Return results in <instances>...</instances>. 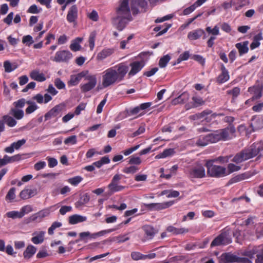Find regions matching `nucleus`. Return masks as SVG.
I'll list each match as a JSON object with an SVG mask.
<instances>
[{
  "mask_svg": "<svg viewBox=\"0 0 263 263\" xmlns=\"http://www.w3.org/2000/svg\"><path fill=\"white\" fill-rule=\"evenodd\" d=\"M128 70V66L123 63L107 69L102 76V86L106 88L121 82L124 79Z\"/></svg>",
  "mask_w": 263,
  "mask_h": 263,
  "instance_id": "obj_1",
  "label": "nucleus"
},
{
  "mask_svg": "<svg viewBox=\"0 0 263 263\" xmlns=\"http://www.w3.org/2000/svg\"><path fill=\"white\" fill-rule=\"evenodd\" d=\"M214 160L206 161L205 166L207 167L208 175L212 177L220 178L227 175L226 168L224 167L213 165Z\"/></svg>",
  "mask_w": 263,
  "mask_h": 263,
  "instance_id": "obj_2",
  "label": "nucleus"
},
{
  "mask_svg": "<svg viewBox=\"0 0 263 263\" xmlns=\"http://www.w3.org/2000/svg\"><path fill=\"white\" fill-rule=\"evenodd\" d=\"M129 0H121L120 5L117 9L118 19L120 18H126L130 21L132 16L128 6Z\"/></svg>",
  "mask_w": 263,
  "mask_h": 263,
  "instance_id": "obj_3",
  "label": "nucleus"
},
{
  "mask_svg": "<svg viewBox=\"0 0 263 263\" xmlns=\"http://www.w3.org/2000/svg\"><path fill=\"white\" fill-rule=\"evenodd\" d=\"M232 242L230 232L229 230L222 232L216 237L211 242V247L218 246L220 245H227Z\"/></svg>",
  "mask_w": 263,
  "mask_h": 263,
  "instance_id": "obj_4",
  "label": "nucleus"
},
{
  "mask_svg": "<svg viewBox=\"0 0 263 263\" xmlns=\"http://www.w3.org/2000/svg\"><path fill=\"white\" fill-rule=\"evenodd\" d=\"M186 174L190 178H202L205 175L204 168L199 164L188 167Z\"/></svg>",
  "mask_w": 263,
  "mask_h": 263,
  "instance_id": "obj_5",
  "label": "nucleus"
},
{
  "mask_svg": "<svg viewBox=\"0 0 263 263\" xmlns=\"http://www.w3.org/2000/svg\"><path fill=\"white\" fill-rule=\"evenodd\" d=\"M247 156V158L249 159L258 155L259 157L261 156V152L263 151V143L258 142L251 145L248 148L243 150Z\"/></svg>",
  "mask_w": 263,
  "mask_h": 263,
  "instance_id": "obj_6",
  "label": "nucleus"
},
{
  "mask_svg": "<svg viewBox=\"0 0 263 263\" xmlns=\"http://www.w3.org/2000/svg\"><path fill=\"white\" fill-rule=\"evenodd\" d=\"M85 80L88 82L81 84L80 88L82 92H86L92 90L97 84V78L95 75H88L85 77Z\"/></svg>",
  "mask_w": 263,
  "mask_h": 263,
  "instance_id": "obj_7",
  "label": "nucleus"
},
{
  "mask_svg": "<svg viewBox=\"0 0 263 263\" xmlns=\"http://www.w3.org/2000/svg\"><path fill=\"white\" fill-rule=\"evenodd\" d=\"M212 114V111L211 110H205L202 111L200 113H198L190 117V119L193 120H197L198 119H203L206 120L207 122H210L212 118H215L217 115L222 116V114H219L218 115L214 113L211 115L210 117H207L208 115H210Z\"/></svg>",
  "mask_w": 263,
  "mask_h": 263,
  "instance_id": "obj_8",
  "label": "nucleus"
},
{
  "mask_svg": "<svg viewBox=\"0 0 263 263\" xmlns=\"http://www.w3.org/2000/svg\"><path fill=\"white\" fill-rule=\"evenodd\" d=\"M174 204L172 201L164 202L162 203H152L144 204V206L149 210L159 211L169 208Z\"/></svg>",
  "mask_w": 263,
  "mask_h": 263,
  "instance_id": "obj_9",
  "label": "nucleus"
},
{
  "mask_svg": "<svg viewBox=\"0 0 263 263\" xmlns=\"http://www.w3.org/2000/svg\"><path fill=\"white\" fill-rule=\"evenodd\" d=\"M236 130L234 126L230 124L227 127L218 131L220 140H227L231 138V136L235 133Z\"/></svg>",
  "mask_w": 263,
  "mask_h": 263,
  "instance_id": "obj_10",
  "label": "nucleus"
},
{
  "mask_svg": "<svg viewBox=\"0 0 263 263\" xmlns=\"http://www.w3.org/2000/svg\"><path fill=\"white\" fill-rule=\"evenodd\" d=\"M225 261L232 263L233 262H240L242 263H253L246 257H239L232 254H226L224 256Z\"/></svg>",
  "mask_w": 263,
  "mask_h": 263,
  "instance_id": "obj_11",
  "label": "nucleus"
},
{
  "mask_svg": "<svg viewBox=\"0 0 263 263\" xmlns=\"http://www.w3.org/2000/svg\"><path fill=\"white\" fill-rule=\"evenodd\" d=\"M72 57V54L68 50L58 51L54 57V60L56 62H66Z\"/></svg>",
  "mask_w": 263,
  "mask_h": 263,
  "instance_id": "obj_12",
  "label": "nucleus"
},
{
  "mask_svg": "<svg viewBox=\"0 0 263 263\" xmlns=\"http://www.w3.org/2000/svg\"><path fill=\"white\" fill-rule=\"evenodd\" d=\"M26 141L25 139H22L17 141L16 142H13L9 146L5 147L4 151L6 153L12 154L14 152L15 149H19L21 147L26 143Z\"/></svg>",
  "mask_w": 263,
  "mask_h": 263,
  "instance_id": "obj_13",
  "label": "nucleus"
},
{
  "mask_svg": "<svg viewBox=\"0 0 263 263\" xmlns=\"http://www.w3.org/2000/svg\"><path fill=\"white\" fill-rule=\"evenodd\" d=\"M142 229L144 232V234L146 236L145 238L142 239L143 241L152 239L157 233V231L153 227L149 225L144 226L142 227Z\"/></svg>",
  "mask_w": 263,
  "mask_h": 263,
  "instance_id": "obj_14",
  "label": "nucleus"
},
{
  "mask_svg": "<svg viewBox=\"0 0 263 263\" xmlns=\"http://www.w3.org/2000/svg\"><path fill=\"white\" fill-rule=\"evenodd\" d=\"M64 108L63 105L59 104L54 106L49 111L46 113L45 115V120H47L52 117H55L57 116Z\"/></svg>",
  "mask_w": 263,
  "mask_h": 263,
  "instance_id": "obj_15",
  "label": "nucleus"
},
{
  "mask_svg": "<svg viewBox=\"0 0 263 263\" xmlns=\"http://www.w3.org/2000/svg\"><path fill=\"white\" fill-rule=\"evenodd\" d=\"M144 65L142 62L136 61L130 64L131 70L128 73L129 76H134L141 70Z\"/></svg>",
  "mask_w": 263,
  "mask_h": 263,
  "instance_id": "obj_16",
  "label": "nucleus"
},
{
  "mask_svg": "<svg viewBox=\"0 0 263 263\" xmlns=\"http://www.w3.org/2000/svg\"><path fill=\"white\" fill-rule=\"evenodd\" d=\"M146 5L145 0H132L131 4V9L134 14L138 13V7L144 8Z\"/></svg>",
  "mask_w": 263,
  "mask_h": 263,
  "instance_id": "obj_17",
  "label": "nucleus"
},
{
  "mask_svg": "<svg viewBox=\"0 0 263 263\" xmlns=\"http://www.w3.org/2000/svg\"><path fill=\"white\" fill-rule=\"evenodd\" d=\"M221 73L217 78V81L219 84L224 83L229 79L228 71L223 65H221Z\"/></svg>",
  "mask_w": 263,
  "mask_h": 263,
  "instance_id": "obj_18",
  "label": "nucleus"
},
{
  "mask_svg": "<svg viewBox=\"0 0 263 263\" xmlns=\"http://www.w3.org/2000/svg\"><path fill=\"white\" fill-rule=\"evenodd\" d=\"M78 16V9L76 5H73L69 10L67 15V20L70 22L72 23L75 21Z\"/></svg>",
  "mask_w": 263,
  "mask_h": 263,
  "instance_id": "obj_19",
  "label": "nucleus"
},
{
  "mask_svg": "<svg viewBox=\"0 0 263 263\" xmlns=\"http://www.w3.org/2000/svg\"><path fill=\"white\" fill-rule=\"evenodd\" d=\"M251 175L249 173H245L237 175L235 177L232 178L228 182V184L237 183L247 179L250 177Z\"/></svg>",
  "mask_w": 263,
  "mask_h": 263,
  "instance_id": "obj_20",
  "label": "nucleus"
},
{
  "mask_svg": "<svg viewBox=\"0 0 263 263\" xmlns=\"http://www.w3.org/2000/svg\"><path fill=\"white\" fill-rule=\"evenodd\" d=\"M189 99V95L186 92H183L177 98L173 99L172 101V104L173 105H176L179 104H183L187 101Z\"/></svg>",
  "mask_w": 263,
  "mask_h": 263,
  "instance_id": "obj_21",
  "label": "nucleus"
},
{
  "mask_svg": "<svg viewBox=\"0 0 263 263\" xmlns=\"http://www.w3.org/2000/svg\"><path fill=\"white\" fill-rule=\"evenodd\" d=\"M248 91L253 95L252 97V99L253 100L255 99H258L261 98L262 96V89L259 86H253L250 87Z\"/></svg>",
  "mask_w": 263,
  "mask_h": 263,
  "instance_id": "obj_22",
  "label": "nucleus"
},
{
  "mask_svg": "<svg viewBox=\"0 0 263 263\" xmlns=\"http://www.w3.org/2000/svg\"><path fill=\"white\" fill-rule=\"evenodd\" d=\"M204 33V31L201 29L194 30L189 32L187 37L190 40H196L199 39Z\"/></svg>",
  "mask_w": 263,
  "mask_h": 263,
  "instance_id": "obj_23",
  "label": "nucleus"
},
{
  "mask_svg": "<svg viewBox=\"0 0 263 263\" xmlns=\"http://www.w3.org/2000/svg\"><path fill=\"white\" fill-rule=\"evenodd\" d=\"M249 44L248 41H245L242 43H238L235 45V47L238 49L239 54L241 56L243 54L246 53L249 51V48L248 47Z\"/></svg>",
  "mask_w": 263,
  "mask_h": 263,
  "instance_id": "obj_24",
  "label": "nucleus"
},
{
  "mask_svg": "<svg viewBox=\"0 0 263 263\" xmlns=\"http://www.w3.org/2000/svg\"><path fill=\"white\" fill-rule=\"evenodd\" d=\"M86 220L87 218L85 216L74 214L69 217V223L71 224H75L79 222L85 221Z\"/></svg>",
  "mask_w": 263,
  "mask_h": 263,
  "instance_id": "obj_25",
  "label": "nucleus"
},
{
  "mask_svg": "<svg viewBox=\"0 0 263 263\" xmlns=\"http://www.w3.org/2000/svg\"><path fill=\"white\" fill-rule=\"evenodd\" d=\"M108 188L109 189L108 194L111 195L115 192L123 190L125 186L118 185V183L110 182L108 185Z\"/></svg>",
  "mask_w": 263,
  "mask_h": 263,
  "instance_id": "obj_26",
  "label": "nucleus"
},
{
  "mask_svg": "<svg viewBox=\"0 0 263 263\" xmlns=\"http://www.w3.org/2000/svg\"><path fill=\"white\" fill-rule=\"evenodd\" d=\"M167 231L173 234H182L189 232L188 229L185 228H177L173 226H169L167 228Z\"/></svg>",
  "mask_w": 263,
  "mask_h": 263,
  "instance_id": "obj_27",
  "label": "nucleus"
},
{
  "mask_svg": "<svg viewBox=\"0 0 263 263\" xmlns=\"http://www.w3.org/2000/svg\"><path fill=\"white\" fill-rule=\"evenodd\" d=\"M126 18H120L118 19V16L114 20V24L119 31H122L125 27L126 22L125 21Z\"/></svg>",
  "mask_w": 263,
  "mask_h": 263,
  "instance_id": "obj_28",
  "label": "nucleus"
},
{
  "mask_svg": "<svg viewBox=\"0 0 263 263\" xmlns=\"http://www.w3.org/2000/svg\"><path fill=\"white\" fill-rule=\"evenodd\" d=\"M113 52L112 49H104L98 53L97 59L99 60H103L110 55Z\"/></svg>",
  "mask_w": 263,
  "mask_h": 263,
  "instance_id": "obj_29",
  "label": "nucleus"
},
{
  "mask_svg": "<svg viewBox=\"0 0 263 263\" xmlns=\"http://www.w3.org/2000/svg\"><path fill=\"white\" fill-rule=\"evenodd\" d=\"M257 252L258 251L257 248H253L251 249L245 250L243 253V255L248 257V258H247L249 259L252 262L251 260L255 258V256H256V255L258 254Z\"/></svg>",
  "mask_w": 263,
  "mask_h": 263,
  "instance_id": "obj_30",
  "label": "nucleus"
},
{
  "mask_svg": "<svg viewBox=\"0 0 263 263\" xmlns=\"http://www.w3.org/2000/svg\"><path fill=\"white\" fill-rule=\"evenodd\" d=\"M83 41L82 37H77L75 40L72 41L71 44L70 45V48L73 51H77L81 49V47L80 45V43Z\"/></svg>",
  "mask_w": 263,
  "mask_h": 263,
  "instance_id": "obj_31",
  "label": "nucleus"
},
{
  "mask_svg": "<svg viewBox=\"0 0 263 263\" xmlns=\"http://www.w3.org/2000/svg\"><path fill=\"white\" fill-rule=\"evenodd\" d=\"M247 160H248V159L247 158V156L245 154V153L243 150L240 153L237 154L234 156V157L232 159V161L238 164Z\"/></svg>",
  "mask_w": 263,
  "mask_h": 263,
  "instance_id": "obj_32",
  "label": "nucleus"
},
{
  "mask_svg": "<svg viewBox=\"0 0 263 263\" xmlns=\"http://www.w3.org/2000/svg\"><path fill=\"white\" fill-rule=\"evenodd\" d=\"M262 40V36L261 33H259L253 37V41L250 45V48L252 50L258 47L260 45L259 41Z\"/></svg>",
  "mask_w": 263,
  "mask_h": 263,
  "instance_id": "obj_33",
  "label": "nucleus"
},
{
  "mask_svg": "<svg viewBox=\"0 0 263 263\" xmlns=\"http://www.w3.org/2000/svg\"><path fill=\"white\" fill-rule=\"evenodd\" d=\"M49 213V210L48 209L41 210L35 214H34V220L40 221L43 218L48 216Z\"/></svg>",
  "mask_w": 263,
  "mask_h": 263,
  "instance_id": "obj_34",
  "label": "nucleus"
},
{
  "mask_svg": "<svg viewBox=\"0 0 263 263\" xmlns=\"http://www.w3.org/2000/svg\"><path fill=\"white\" fill-rule=\"evenodd\" d=\"M45 232L40 231L34 232V243L39 244L43 242L44 240Z\"/></svg>",
  "mask_w": 263,
  "mask_h": 263,
  "instance_id": "obj_35",
  "label": "nucleus"
},
{
  "mask_svg": "<svg viewBox=\"0 0 263 263\" xmlns=\"http://www.w3.org/2000/svg\"><path fill=\"white\" fill-rule=\"evenodd\" d=\"M175 153L174 149L168 148L165 149L162 153L158 154L156 157V159H160L166 158L173 155Z\"/></svg>",
  "mask_w": 263,
  "mask_h": 263,
  "instance_id": "obj_36",
  "label": "nucleus"
},
{
  "mask_svg": "<svg viewBox=\"0 0 263 263\" xmlns=\"http://www.w3.org/2000/svg\"><path fill=\"white\" fill-rule=\"evenodd\" d=\"M32 193V190L31 187L25 188L20 193V197L22 199H27L31 197Z\"/></svg>",
  "mask_w": 263,
  "mask_h": 263,
  "instance_id": "obj_37",
  "label": "nucleus"
},
{
  "mask_svg": "<svg viewBox=\"0 0 263 263\" xmlns=\"http://www.w3.org/2000/svg\"><path fill=\"white\" fill-rule=\"evenodd\" d=\"M206 137L209 143H215L220 140L218 131H216L214 133L208 134L206 135Z\"/></svg>",
  "mask_w": 263,
  "mask_h": 263,
  "instance_id": "obj_38",
  "label": "nucleus"
},
{
  "mask_svg": "<svg viewBox=\"0 0 263 263\" xmlns=\"http://www.w3.org/2000/svg\"><path fill=\"white\" fill-rule=\"evenodd\" d=\"M15 188L12 187L8 191L7 194L6 196V200H9V202H11L13 201L14 199L16 197L15 195Z\"/></svg>",
  "mask_w": 263,
  "mask_h": 263,
  "instance_id": "obj_39",
  "label": "nucleus"
},
{
  "mask_svg": "<svg viewBox=\"0 0 263 263\" xmlns=\"http://www.w3.org/2000/svg\"><path fill=\"white\" fill-rule=\"evenodd\" d=\"M89 195L87 193H85L81 196L80 200L77 202L76 205L78 206L86 204L89 202Z\"/></svg>",
  "mask_w": 263,
  "mask_h": 263,
  "instance_id": "obj_40",
  "label": "nucleus"
},
{
  "mask_svg": "<svg viewBox=\"0 0 263 263\" xmlns=\"http://www.w3.org/2000/svg\"><path fill=\"white\" fill-rule=\"evenodd\" d=\"M115 230L116 229H109V230H103V231H100L99 232L93 233V234H91L90 233V238L95 239V238H97L98 237L103 236L106 233H110V232L115 231Z\"/></svg>",
  "mask_w": 263,
  "mask_h": 263,
  "instance_id": "obj_41",
  "label": "nucleus"
},
{
  "mask_svg": "<svg viewBox=\"0 0 263 263\" xmlns=\"http://www.w3.org/2000/svg\"><path fill=\"white\" fill-rule=\"evenodd\" d=\"M5 122L10 127H13L16 124V120L11 117L5 115L3 117Z\"/></svg>",
  "mask_w": 263,
  "mask_h": 263,
  "instance_id": "obj_42",
  "label": "nucleus"
},
{
  "mask_svg": "<svg viewBox=\"0 0 263 263\" xmlns=\"http://www.w3.org/2000/svg\"><path fill=\"white\" fill-rule=\"evenodd\" d=\"M171 60V57L167 54L162 57L159 61V66L161 68L165 67Z\"/></svg>",
  "mask_w": 263,
  "mask_h": 263,
  "instance_id": "obj_43",
  "label": "nucleus"
},
{
  "mask_svg": "<svg viewBox=\"0 0 263 263\" xmlns=\"http://www.w3.org/2000/svg\"><path fill=\"white\" fill-rule=\"evenodd\" d=\"M46 79V78L43 73L34 71V80L38 82H43L45 81Z\"/></svg>",
  "mask_w": 263,
  "mask_h": 263,
  "instance_id": "obj_44",
  "label": "nucleus"
},
{
  "mask_svg": "<svg viewBox=\"0 0 263 263\" xmlns=\"http://www.w3.org/2000/svg\"><path fill=\"white\" fill-rule=\"evenodd\" d=\"M6 214L7 217L12 219L20 218L23 217V214L21 213V211H12L7 213Z\"/></svg>",
  "mask_w": 263,
  "mask_h": 263,
  "instance_id": "obj_45",
  "label": "nucleus"
},
{
  "mask_svg": "<svg viewBox=\"0 0 263 263\" xmlns=\"http://www.w3.org/2000/svg\"><path fill=\"white\" fill-rule=\"evenodd\" d=\"M139 170V167L136 165H132L126 167L123 170V172L125 174H134Z\"/></svg>",
  "mask_w": 263,
  "mask_h": 263,
  "instance_id": "obj_46",
  "label": "nucleus"
},
{
  "mask_svg": "<svg viewBox=\"0 0 263 263\" xmlns=\"http://www.w3.org/2000/svg\"><path fill=\"white\" fill-rule=\"evenodd\" d=\"M22 43L29 47L33 44V38L30 35H25L22 38Z\"/></svg>",
  "mask_w": 263,
  "mask_h": 263,
  "instance_id": "obj_47",
  "label": "nucleus"
},
{
  "mask_svg": "<svg viewBox=\"0 0 263 263\" xmlns=\"http://www.w3.org/2000/svg\"><path fill=\"white\" fill-rule=\"evenodd\" d=\"M4 67L6 72H11L16 69L15 66H12L9 61H6L4 63Z\"/></svg>",
  "mask_w": 263,
  "mask_h": 263,
  "instance_id": "obj_48",
  "label": "nucleus"
},
{
  "mask_svg": "<svg viewBox=\"0 0 263 263\" xmlns=\"http://www.w3.org/2000/svg\"><path fill=\"white\" fill-rule=\"evenodd\" d=\"M241 169V166L236 165L233 163H229L228 165V173L227 175L232 173L234 172H237Z\"/></svg>",
  "mask_w": 263,
  "mask_h": 263,
  "instance_id": "obj_49",
  "label": "nucleus"
},
{
  "mask_svg": "<svg viewBox=\"0 0 263 263\" xmlns=\"http://www.w3.org/2000/svg\"><path fill=\"white\" fill-rule=\"evenodd\" d=\"M205 30L209 34L213 35H217L219 34V28L217 26H215L213 28L211 27H207Z\"/></svg>",
  "mask_w": 263,
  "mask_h": 263,
  "instance_id": "obj_50",
  "label": "nucleus"
},
{
  "mask_svg": "<svg viewBox=\"0 0 263 263\" xmlns=\"http://www.w3.org/2000/svg\"><path fill=\"white\" fill-rule=\"evenodd\" d=\"M62 226V223L58 221H55L52 223L51 227L48 229V233L49 235H52L54 233V230Z\"/></svg>",
  "mask_w": 263,
  "mask_h": 263,
  "instance_id": "obj_51",
  "label": "nucleus"
},
{
  "mask_svg": "<svg viewBox=\"0 0 263 263\" xmlns=\"http://www.w3.org/2000/svg\"><path fill=\"white\" fill-rule=\"evenodd\" d=\"M193 101V106L198 107L200 105H202L204 103V101L202 100L201 97L194 96L192 98Z\"/></svg>",
  "mask_w": 263,
  "mask_h": 263,
  "instance_id": "obj_52",
  "label": "nucleus"
},
{
  "mask_svg": "<svg viewBox=\"0 0 263 263\" xmlns=\"http://www.w3.org/2000/svg\"><path fill=\"white\" fill-rule=\"evenodd\" d=\"M209 143L206 136L202 137V138L199 139L196 144L198 146H205Z\"/></svg>",
  "mask_w": 263,
  "mask_h": 263,
  "instance_id": "obj_53",
  "label": "nucleus"
},
{
  "mask_svg": "<svg viewBox=\"0 0 263 263\" xmlns=\"http://www.w3.org/2000/svg\"><path fill=\"white\" fill-rule=\"evenodd\" d=\"M96 36V33L95 32H92L90 34L89 37V44L90 50H93L95 46V38Z\"/></svg>",
  "mask_w": 263,
  "mask_h": 263,
  "instance_id": "obj_54",
  "label": "nucleus"
},
{
  "mask_svg": "<svg viewBox=\"0 0 263 263\" xmlns=\"http://www.w3.org/2000/svg\"><path fill=\"white\" fill-rule=\"evenodd\" d=\"M33 255V246H29L24 252V256L25 258H29Z\"/></svg>",
  "mask_w": 263,
  "mask_h": 263,
  "instance_id": "obj_55",
  "label": "nucleus"
},
{
  "mask_svg": "<svg viewBox=\"0 0 263 263\" xmlns=\"http://www.w3.org/2000/svg\"><path fill=\"white\" fill-rule=\"evenodd\" d=\"M11 111L14 117L17 119H21L24 116V112L22 110L12 109Z\"/></svg>",
  "mask_w": 263,
  "mask_h": 263,
  "instance_id": "obj_56",
  "label": "nucleus"
},
{
  "mask_svg": "<svg viewBox=\"0 0 263 263\" xmlns=\"http://www.w3.org/2000/svg\"><path fill=\"white\" fill-rule=\"evenodd\" d=\"M82 179L83 178L81 176H78L69 179L68 182L73 185H77L82 180Z\"/></svg>",
  "mask_w": 263,
  "mask_h": 263,
  "instance_id": "obj_57",
  "label": "nucleus"
},
{
  "mask_svg": "<svg viewBox=\"0 0 263 263\" xmlns=\"http://www.w3.org/2000/svg\"><path fill=\"white\" fill-rule=\"evenodd\" d=\"M141 163V160L140 158L139 157L132 156L129 158V160L128 161V163L130 164L139 165Z\"/></svg>",
  "mask_w": 263,
  "mask_h": 263,
  "instance_id": "obj_58",
  "label": "nucleus"
},
{
  "mask_svg": "<svg viewBox=\"0 0 263 263\" xmlns=\"http://www.w3.org/2000/svg\"><path fill=\"white\" fill-rule=\"evenodd\" d=\"M25 157L24 155L17 154L13 156H9L10 163L17 162Z\"/></svg>",
  "mask_w": 263,
  "mask_h": 263,
  "instance_id": "obj_59",
  "label": "nucleus"
},
{
  "mask_svg": "<svg viewBox=\"0 0 263 263\" xmlns=\"http://www.w3.org/2000/svg\"><path fill=\"white\" fill-rule=\"evenodd\" d=\"M80 80L77 75H72L70 77V79L68 81V84L71 86L77 85Z\"/></svg>",
  "mask_w": 263,
  "mask_h": 263,
  "instance_id": "obj_60",
  "label": "nucleus"
},
{
  "mask_svg": "<svg viewBox=\"0 0 263 263\" xmlns=\"http://www.w3.org/2000/svg\"><path fill=\"white\" fill-rule=\"evenodd\" d=\"M55 86L59 89H64L65 87V84L59 78H57L54 81Z\"/></svg>",
  "mask_w": 263,
  "mask_h": 263,
  "instance_id": "obj_61",
  "label": "nucleus"
},
{
  "mask_svg": "<svg viewBox=\"0 0 263 263\" xmlns=\"http://www.w3.org/2000/svg\"><path fill=\"white\" fill-rule=\"evenodd\" d=\"M77 143V137L76 136H71L65 139L64 140V143L66 144H74Z\"/></svg>",
  "mask_w": 263,
  "mask_h": 263,
  "instance_id": "obj_62",
  "label": "nucleus"
},
{
  "mask_svg": "<svg viewBox=\"0 0 263 263\" xmlns=\"http://www.w3.org/2000/svg\"><path fill=\"white\" fill-rule=\"evenodd\" d=\"M32 210V208L31 205H27L26 206H24L21 210V213L23 214V217L29 212H31Z\"/></svg>",
  "mask_w": 263,
  "mask_h": 263,
  "instance_id": "obj_63",
  "label": "nucleus"
},
{
  "mask_svg": "<svg viewBox=\"0 0 263 263\" xmlns=\"http://www.w3.org/2000/svg\"><path fill=\"white\" fill-rule=\"evenodd\" d=\"M255 263H263V250L256 255Z\"/></svg>",
  "mask_w": 263,
  "mask_h": 263,
  "instance_id": "obj_64",
  "label": "nucleus"
}]
</instances>
